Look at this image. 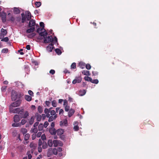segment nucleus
<instances>
[{"mask_svg": "<svg viewBox=\"0 0 159 159\" xmlns=\"http://www.w3.org/2000/svg\"><path fill=\"white\" fill-rule=\"evenodd\" d=\"M45 36L43 37L44 38V43H48L52 42V43H56L57 42V39L55 37L53 39L51 36H49L47 38H45Z\"/></svg>", "mask_w": 159, "mask_h": 159, "instance_id": "obj_1", "label": "nucleus"}, {"mask_svg": "<svg viewBox=\"0 0 159 159\" xmlns=\"http://www.w3.org/2000/svg\"><path fill=\"white\" fill-rule=\"evenodd\" d=\"M10 112L13 113H18L19 115L23 113V109L20 110V108H13V107H10Z\"/></svg>", "mask_w": 159, "mask_h": 159, "instance_id": "obj_2", "label": "nucleus"}, {"mask_svg": "<svg viewBox=\"0 0 159 159\" xmlns=\"http://www.w3.org/2000/svg\"><path fill=\"white\" fill-rule=\"evenodd\" d=\"M37 32L40 35L43 37L46 36L48 34V33L46 32L44 28H39L37 30Z\"/></svg>", "mask_w": 159, "mask_h": 159, "instance_id": "obj_3", "label": "nucleus"}, {"mask_svg": "<svg viewBox=\"0 0 159 159\" xmlns=\"http://www.w3.org/2000/svg\"><path fill=\"white\" fill-rule=\"evenodd\" d=\"M21 103V100H19L11 104L10 107H16L19 106Z\"/></svg>", "mask_w": 159, "mask_h": 159, "instance_id": "obj_4", "label": "nucleus"}, {"mask_svg": "<svg viewBox=\"0 0 159 159\" xmlns=\"http://www.w3.org/2000/svg\"><path fill=\"white\" fill-rule=\"evenodd\" d=\"M11 97L13 101L16 100L18 97L17 93L15 91L13 90L11 92Z\"/></svg>", "mask_w": 159, "mask_h": 159, "instance_id": "obj_5", "label": "nucleus"}, {"mask_svg": "<svg viewBox=\"0 0 159 159\" xmlns=\"http://www.w3.org/2000/svg\"><path fill=\"white\" fill-rule=\"evenodd\" d=\"M53 143L54 147H57L58 146H62V143L59 141L57 140H54L53 141Z\"/></svg>", "mask_w": 159, "mask_h": 159, "instance_id": "obj_6", "label": "nucleus"}, {"mask_svg": "<svg viewBox=\"0 0 159 159\" xmlns=\"http://www.w3.org/2000/svg\"><path fill=\"white\" fill-rule=\"evenodd\" d=\"M82 80L81 78L80 77H76L75 79L73 81L72 83L75 84L76 83H80Z\"/></svg>", "mask_w": 159, "mask_h": 159, "instance_id": "obj_7", "label": "nucleus"}, {"mask_svg": "<svg viewBox=\"0 0 159 159\" xmlns=\"http://www.w3.org/2000/svg\"><path fill=\"white\" fill-rule=\"evenodd\" d=\"M24 110H23V111ZM20 118H25L29 116V113L27 111H25L24 113L23 111V113L21 114H20Z\"/></svg>", "mask_w": 159, "mask_h": 159, "instance_id": "obj_8", "label": "nucleus"}, {"mask_svg": "<svg viewBox=\"0 0 159 159\" xmlns=\"http://www.w3.org/2000/svg\"><path fill=\"white\" fill-rule=\"evenodd\" d=\"M60 125L61 126H67L68 125L67 120H65L60 121Z\"/></svg>", "mask_w": 159, "mask_h": 159, "instance_id": "obj_9", "label": "nucleus"}, {"mask_svg": "<svg viewBox=\"0 0 159 159\" xmlns=\"http://www.w3.org/2000/svg\"><path fill=\"white\" fill-rule=\"evenodd\" d=\"M25 15L27 20H29L31 19V13L29 11H25Z\"/></svg>", "mask_w": 159, "mask_h": 159, "instance_id": "obj_10", "label": "nucleus"}, {"mask_svg": "<svg viewBox=\"0 0 159 159\" xmlns=\"http://www.w3.org/2000/svg\"><path fill=\"white\" fill-rule=\"evenodd\" d=\"M27 121L25 119H22L21 121V122L20 123H18V124H13L12 125V126H15V127H17L18 126V125H19V124H21L22 125H23L24 124H25L26 122Z\"/></svg>", "mask_w": 159, "mask_h": 159, "instance_id": "obj_11", "label": "nucleus"}, {"mask_svg": "<svg viewBox=\"0 0 159 159\" xmlns=\"http://www.w3.org/2000/svg\"><path fill=\"white\" fill-rule=\"evenodd\" d=\"M1 16L2 17V22H5L6 21V13L4 12H2Z\"/></svg>", "mask_w": 159, "mask_h": 159, "instance_id": "obj_12", "label": "nucleus"}, {"mask_svg": "<svg viewBox=\"0 0 159 159\" xmlns=\"http://www.w3.org/2000/svg\"><path fill=\"white\" fill-rule=\"evenodd\" d=\"M64 132V130L61 129H58L56 131V133L59 136L61 135Z\"/></svg>", "mask_w": 159, "mask_h": 159, "instance_id": "obj_13", "label": "nucleus"}, {"mask_svg": "<svg viewBox=\"0 0 159 159\" xmlns=\"http://www.w3.org/2000/svg\"><path fill=\"white\" fill-rule=\"evenodd\" d=\"M53 48V44L52 43L49 44L47 47V50L49 52H51L52 51V50Z\"/></svg>", "mask_w": 159, "mask_h": 159, "instance_id": "obj_14", "label": "nucleus"}, {"mask_svg": "<svg viewBox=\"0 0 159 159\" xmlns=\"http://www.w3.org/2000/svg\"><path fill=\"white\" fill-rule=\"evenodd\" d=\"M57 117V115H55L54 116H49L48 118H49L48 121L49 122L52 121L54 120H55Z\"/></svg>", "mask_w": 159, "mask_h": 159, "instance_id": "obj_15", "label": "nucleus"}, {"mask_svg": "<svg viewBox=\"0 0 159 159\" xmlns=\"http://www.w3.org/2000/svg\"><path fill=\"white\" fill-rule=\"evenodd\" d=\"M20 116L17 115H15L14 117V120L15 122H18L20 120Z\"/></svg>", "mask_w": 159, "mask_h": 159, "instance_id": "obj_16", "label": "nucleus"}, {"mask_svg": "<svg viewBox=\"0 0 159 159\" xmlns=\"http://www.w3.org/2000/svg\"><path fill=\"white\" fill-rule=\"evenodd\" d=\"M78 122L77 121H75L74 123V129L75 131H78L79 129V127L78 126Z\"/></svg>", "mask_w": 159, "mask_h": 159, "instance_id": "obj_17", "label": "nucleus"}, {"mask_svg": "<svg viewBox=\"0 0 159 159\" xmlns=\"http://www.w3.org/2000/svg\"><path fill=\"white\" fill-rule=\"evenodd\" d=\"M35 24V22L34 20H31L29 23V27H31L33 26H34V25Z\"/></svg>", "mask_w": 159, "mask_h": 159, "instance_id": "obj_18", "label": "nucleus"}, {"mask_svg": "<svg viewBox=\"0 0 159 159\" xmlns=\"http://www.w3.org/2000/svg\"><path fill=\"white\" fill-rule=\"evenodd\" d=\"M50 111V110L48 108H46L44 110V112L46 114V116L47 117H48L50 116V114H49Z\"/></svg>", "mask_w": 159, "mask_h": 159, "instance_id": "obj_19", "label": "nucleus"}, {"mask_svg": "<svg viewBox=\"0 0 159 159\" xmlns=\"http://www.w3.org/2000/svg\"><path fill=\"white\" fill-rule=\"evenodd\" d=\"M86 91L85 90H80L79 92V95L80 96H83L85 94Z\"/></svg>", "mask_w": 159, "mask_h": 159, "instance_id": "obj_20", "label": "nucleus"}, {"mask_svg": "<svg viewBox=\"0 0 159 159\" xmlns=\"http://www.w3.org/2000/svg\"><path fill=\"white\" fill-rule=\"evenodd\" d=\"M49 132L52 134H55L56 133V131L54 129L50 128L49 130Z\"/></svg>", "mask_w": 159, "mask_h": 159, "instance_id": "obj_21", "label": "nucleus"}, {"mask_svg": "<svg viewBox=\"0 0 159 159\" xmlns=\"http://www.w3.org/2000/svg\"><path fill=\"white\" fill-rule=\"evenodd\" d=\"M21 16H22V22L24 23L25 21H26V16L25 15V14L24 13H22L21 14Z\"/></svg>", "mask_w": 159, "mask_h": 159, "instance_id": "obj_22", "label": "nucleus"}, {"mask_svg": "<svg viewBox=\"0 0 159 159\" xmlns=\"http://www.w3.org/2000/svg\"><path fill=\"white\" fill-rule=\"evenodd\" d=\"M25 98L26 101L29 102L31 101L32 99V97L28 95H25Z\"/></svg>", "mask_w": 159, "mask_h": 159, "instance_id": "obj_23", "label": "nucleus"}, {"mask_svg": "<svg viewBox=\"0 0 159 159\" xmlns=\"http://www.w3.org/2000/svg\"><path fill=\"white\" fill-rule=\"evenodd\" d=\"M82 73L84 75H90V74L89 73V71L87 70H83L82 72Z\"/></svg>", "mask_w": 159, "mask_h": 159, "instance_id": "obj_24", "label": "nucleus"}, {"mask_svg": "<svg viewBox=\"0 0 159 159\" xmlns=\"http://www.w3.org/2000/svg\"><path fill=\"white\" fill-rule=\"evenodd\" d=\"M30 147L31 148H32L33 149H35L37 147V144L33 143H31L30 144Z\"/></svg>", "mask_w": 159, "mask_h": 159, "instance_id": "obj_25", "label": "nucleus"}, {"mask_svg": "<svg viewBox=\"0 0 159 159\" xmlns=\"http://www.w3.org/2000/svg\"><path fill=\"white\" fill-rule=\"evenodd\" d=\"M35 28L34 27H32L30 29H28L26 30V32L28 33H30L31 32H33Z\"/></svg>", "mask_w": 159, "mask_h": 159, "instance_id": "obj_26", "label": "nucleus"}, {"mask_svg": "<svg viewBox=\"0 0 159 159\" xmlns=\"http://www.w3.org/2000/svg\"><path fill=\"white\" fill-rule=\"evenodd\" d=\"M14 12L15 14H17L20 13V11L18 8L14 7Z\"/></svg>", "mask_w": 159, "mask_h": 159, "instance_id": "obj_27", "label": "nucleus"}, {"mask_svg": "<svg viewBox=\"0 0 159 159\" xmlns=\"http://www.w3.org/2000/svg\"><path fill=\"white\" fill-rule=\"evenodd\" d=\"M36 116L37 120L38 121H40L41 119V116L38 114L36 115Z\"/></svg>", "mask_w": 159, "mask_h": 159, "instance_id": "obj_28", "label": "nucleus"}, {"mask_svg": "<svg viewBox=\"0 0 159 159\" xmlns=\"http://www.w3.org/2000/svg\"><path fill=\"white\" fill-rule=\"evenodd\" d=\"M38 111L40 113H41L43 111V108L42 107L39 106L38 108Z\"/></svg>", "mask_w": 159, "mask_h": 159, "instance_id": "obj_29", "label": "nucleus"}, {"mask_svg": "<svg viewBox=\"0 0 159 159\" xmlns=\"http://www.w3.org/2000/svg\"><path fill=\"white\" fill-rule=\"evenodd\" d=\"M8 16H10V20L12 21H14L15 20V18L12 16H11V14L10 13L8 14Z\"/></svg>", "mask_w": 159, "mask_h": 159, "instance_id": "obj_30", "label": "nucleus"}, {"mask_svg": "<svg viewBox=\"0 0 159 159\" xmlns=\"http://www.w3.org/2000/svg\"><path fill=\"white\" fill-rule=\"evenodd\" d=\"M1 31L4 36L6 35L7 34V31L6 30L4 29L3 28H2L1 29Z\"/></svg>", "mask_w": 159, "mask_h": 159, "instance_id": "obj_31", "label": "nucleus"}, {"mask_svg": "<svg viewBox=\"0 0 159 159\" xmlns=\"http://www.w3.org/2000/svg\"><path fill=\"white\" fill-rule=\"evenodd\" d=\"M74 111L73 110H70L69 112L68 116L69 117H71L74 113Z\"/></svg>", "mask_w": 159, "mask_h": 159, "instance_id": "obj_32", "label": "nucleus"}, {"mask_svg": "<svg viewBox=\"0 0 159 159\" xmlns=\"http://www.w3.org/2000/svg\"><path fill=\"white\" fill-rule=\"evenodd\" d=\"M30 135L29 134H26L24 136V139L25 140L27 141L29 139Z\"/></svg>", "mask_w": 159, "mask_h": 159, "instance_id": "obj_33", "label": "nucleus"}, {"mask_svg": "<svg viewBox=\"0 0 159 159\" xmlns=\"http://www.w3.org/2000/svg\"><path fill=\"white\" fill-rule=\"evenodd\" d=\"M52 105L54 107H56L57 106V103L56 101L54 100L52 101Z\"/></svg>", "mask_w": 159, "mask_h": 159, "instance_id": "obj_34", "label": "nucleus"}, {"mask_svg": "<svg viewBox=\"0 0 159 159\" xmlns=\"http://www.w3.org/2000/svg\"><path fill=\"white\" fill-rule=\"evenodd\" d=\"M34 116H32L30 119V120L29 121V123L30 125H32L34 123Z\"/></svg>", "mask_w": 159, "mask_h": 159, "instance_id": "obj_35", "label": "nucleus"}, {"mask_svg": "<svg viewBox=\"0 0 159 159\" xmlns=\"http://www.w3.org/2000/svg\"><path fill=\"white\" fill-rule=\"evenodd\" d=\"M43 128V125L42 124H40L38 126V129L39 130H42Z\"/></svg>", "mask_w": 159, "mask_h": 159, "instance_id": "obj_36", "label": "nucleus"}, {"mask_svg": "<svg viewBox=\"0 0 159 159\" xmlns=\"http://www.w3.org/2000/svg\"><path fill=\"white\" fill-rule=\"evenodd\" d=\"M31 132L32 133H36L38 132V130L37 128H34L33 129H32L31 130Z\"/></svg>", "mask_w": 159, "mask_h": 159, "instance_id": "obj_37", "label": "nucleus"}, {"mask_svg": "<svg viewBox=\"0 0 159 159\" xmlns=\"http://www.w3.org/2000/svg\"><path fill=\"white\" fill-rule=\"evenodd\" d=\"M56 52L58 54L60 55L61 53V50L58 48H57L55 50Z\"/></svg>", "mask_w": 159, "mask_h": 159, "instance_id": "obj_38", "label": "nucleus"}, {"mask_svg": "<svg viewBox=\"0 0 159 159\" xmlns=\"http://www.w3.org/2000/svg\"><path fill=\"white\" fill-rule=\"evenodd\" d=\"M84 79L85 80L88 81H89L90 82L92 81V78L88 76H85L84 78Z\"/></svg>", "mask_w": 159, "mask_h": 159, "instance_id": "obj_39", "label": "nucleus"}, {"mask_svg": "<svg viewBox=\"0 0 159 159\" xmlns=\"http://www.w3.org/2000/svg\"><path fill=\"white\" fill-rule=\"evenodd\" d=\"M91 82L94 84H97L98 83V80L97 79L92 80V79Z\"/></svg>", "mask_w": 159, "mask_h": 159, "instance_id": "obj_40", "label": "nucleus"}, {"mask_svg": "<svg viewBox=\"0 0 159 159\" xmlns=\"http://www.w3.org/2000/svg\"><path fill=\"white\" fill-rule=\"evenodd\" d=\"M53 143L51 140H49L48 141V144L49 147H52Z\"/></svg>", "mask_w": 159, "mask_h": 159, "instance_id": "obj_41", "label": "nucleus"}, {"mask_svg": "<svg viewBox=\"0 0 159 159\" xmlns=\"http://www.w3.org/2000/svg\"><path fill=\"white\" fill-rule=\"evenodd\" d=\"M50 115L52 116H54V115H57V114H56V112L54 110H52L50 111Z\"/></svg>", "mask_w": 159, "mask_h": 159, "instance_id": "obj_42", "label": "nucleus"}, {"mask_svg": "<svg viewBox=\"0 0 159 159\" xmlns=\"http://www.w3.org/2000/svg\"><path fill=\"white\" fill-rule=\"evenodd\" d=\"M21 132L24 134H26L27 132V130L25 128H22L21 129Z\"/></svg>", "mask_w": 159, "mask_h": 159, "instance_id": "obj_43", "label": "nucleus"}, {"mask_svg": "<svg viewBox=\"0 0 159 159\" xmlns=\"http://www.w3.org/2000/svg\"><path fill=\"white\" fill-rule=\"evenodd\" d=\"M35 35V34L33 33L31 34H30L28 35V37L29 38H31L34 37Z\"/></svg>", "mask_w": 159, "mask_h": 159, "instance_id": "obj_44", "label": "nucleus"}, {"mask_svg": "<svg viewBox=\"0 0 159 159\" xmlns=\"http://www.w3.org/2000/svg\"><path fill=\"white\" fill-rule=\"evenodd\" d=\"M79 66H80V67L82 69H83L84 68V67L85 66V65L84 63H83L80 62L79 63Z\"/></svg>", "mask_w": 159, "mask_h": 159, "instance_id": "obj_45", "label": "nucleus"}, {"mask_svg": "<svg viewBox=\"0 0 159 159\" xmlns=\"http://www.w3.org/2000/svg\"><path fill=\"white\" fill-rule=\"evenodd\" d=\"M52 152L54 155H57V149L55 148H54L52 150Z\"/></svg>", "mask_w": 159, "mask_h": 159, "instance_id": "obj_46", "label": "nucleus"}, {"mask_svg": "<svg viewBox=\"0 0 159 159\" xmlns=\"http://www.w3.org/2000/svg\"><path fill=\"white\" fill-rule=\"evenodd\" d=\"M35 5L37 7H39L41 5V3L40 2H36L35 3Z\"/></svg>", "mask_w": 159, "mask_h": 159, "instance_id": "obj_47", "label": "nucleus"}, {"mask_svg": "<svg viewBox=\"0 0 159 159\" xmlns=\"http://www.w3.org/2000/svg\"><path fill=\"white\" fill-rule=\"evenodd\" d=\"M9 40V39L8 37H6L1 40V41L7 42Z\"/></svg>", "mask_w": 159, "mask_h": 159, "instance_id": "obj_48", "label": "nucleus"}, {"mask_svg": "<svg viewBox=\"0 0 159 159\" xmlns=\"http://www.w3.org/2000/svg\"><path fill=\"white\" fill-rule=\"evenodd\" d=\"M71 67L72 69H75L76 68V63H73L71 66Z\"/></svg>", "mask_w": 159, "mask_h": 159, "instance_id": "obj_49", "label": "nucleus"}, {"mask_svg": "<svg viewBox=\"0 0 159 159\" xmlns=\"http://www.w3.org/2000/svg\"><path fill=\"white\" fill-rule=\"evenodd\" d=\"M8 52V50L7 49L5 48L3 49L2 50V52L3 53H6L7 52Z\"/></svg>", "mask_w": 159, "mask_h": 159, "instance_id": "obj_50", "label": "nucleus"}, {"mask_svg": "<svg viewBox=\"0 0 159 159\" xmlns=\"http://www.w3.org/2000/svg\"><path fill=\"white\" fill-rule=\"evenodd\" d=\"M47 145L45 143H43L42 144V147L43 149H45L47 148Z\"/></svg>", "mask_w": 159, "mask_h": 159, "instance_id": "obj_51", "label": "nucleus"}, {"mask_svg": "<svg viewBox=\"0 0 159 159\" xmlns=\"http://www.w3.org/2000/svg\"><path fill=\"white\" fill-rule=\"evenodd\" d=\"M86 68L88 70H90L91 68V66L89 64H87L86 66Z\"/></svg>", "mask_w": 159, "mask_h": 159, "instance_id": "obj_52", "label": "nucleus"}, {"mask_svg": "<svg viewBox=\"0 0 159 159\" xmlns=\"http://www.w3.org/2000/svg\"><path fill=\"white\" fill-rule=\"evenodd\" d=\"M7 86H4L2 87L1 88V90L2 91H5L7 89Z\"/></svg>", "mask_w": 159, "mask_h": 159, "instance_id": "obj_53", "label": "nucleus"}, {"mask_svg": "<svg viewBox=\"0 0 159 159\" xmlns=\"http://www.w3.org/2000/svg\"><path fill=\"white\" fill-rule=\"evenodd\" d=\"M49 123L48 121H45L44 122V127L46 128L47 126L48 125Z\"/></svg>", "mask_w": 159, "mask_h": 159, "instance_id": "obj_54", "label": "nucleus"}, {"mask_svg": "<svg viewBox=\"0 0 159 159\" xmlns=\"http://www.w3.org/2000/svg\"><path fill=\"white\" fill-rule=\"evenodd\" d=\"M46 105L48 107H49L50 105V102L49 101H46L45 102Z\"/></svg>", "mask_w": 159, "mask_h": 159, "instance_id": "obj_55", "label": "nucleus"}, {"mask_svg": "<svg viewBox=\"0 0 159 159\" xmlns=\"http://www.w3.org/2000/svg\"><path fill=\"white\" fill-rule=\"evenodd\" d=\"M28 93L31 96H33V93L30 90H29L28 91Z\"/></svg>", "mask_w": 159, "mask_h": 159, "instance_id": "obj_56", "label": "nucleus"}, {"mask_svg": "<svg viewBox=\"0 0 159 159\" xmlns=\"http://www.w3.org/2000/svg\"><path fill=\"white\" fill-rule=\"evenodd\" d=\"M69 107L67 105L65 107V110L66 111H67L69 109Z\"/></svg>", "mask_w": 159, "mask_h": 159, "instance_id": "obj_57", "label": "nucleus"}, {"mask_svg": "<svg viewBox=\"0 0 159 159\" xmlns=\"http://www.w3.org/2000/svg\"><path fill=\"white\" fill-rule=\"evenodd\" d=\"M42 144V141L41 139H39L38 143V145L39 146H41V145Z\"/></svg>", "mask_w": 159, "mask_h": 159, "instance_id": "obj_58", "label": "nucleus"}, {"mask_svg": "<svg viewBox=\"0 0 159 159\" xmlns=\"http://www.w3.org/2000/svg\"><path fill=\"white\" fill-rule=\"evenodd\" d=\"M49 73L52 75H53L55 73V71L54 70H51L50 71Z\"/></svg>", "mask_w": 159, "mask_h": 159, "instance_id": "obj_59", "label": "nucleus"}, {"mask_svg": "<svg viewBox=\"0 0 159 159\" xmlns=\"http://www.w3.org/2000/svg\"><path fill=\"white\" fill-rule=\"evenodd\" d=\"M42 149L41 146H39L38 148V151L39 152H42Z\"/></svg>", "mask_w": 159, "mask_h": 159, "instance_id": "obj_60", "label": "nucleus"}, {"mask_svg": "<svg viewBox=\"0 0 159 159\" xmlns=\"http://www.w3.org/2000/svg\"><path fill=\"white\" fill-rule=\"evenodd\" d=\"M46 116V115H45L44 114H42L41 116V118H42V119L43 120H44L45 119Z\"/></svg>", "mask_w": 159, "mask_h": 159, "instance_id": "obj_61", "label": "nucleus"}, {"mask_svg": "<svg viewBox=\"0 0 159 159\" xmlns=\"http://www.w3.org/2000/svg\"><path fill=\"white\" fill-rule=\"evenodd\" d=\"M40 25L41 27H43V28H44V24L43 22H41L40 23Z\"/></svg>", "mask_w": 159, "mask_h": 159, "instance_id": "obj_62", "label": "nucleus"}, {"mask_svg": "<svg viewBox=\"0 0 159 159\" xmlns=\"http://www.w3.org/2000/svg\"><path fill=\"white\" fill-rule=\"evenodd\" d=\"M41 134H42V133L40 132H39L37 134V137H40V136H41Z\"/></svg>", "mask_w": 159, "mask_h": 159, "instance_id": "obj_63", "label": "nucleus"}, {"mask_svg": "<svg viewBox=\"0 0 159 159\" xmlns=\"http://www.w3.org/2000/svg\"><path fill=\"white\" fill-rule=\"evenodd\" d=\"M42 139L43 140H45L46 139V136L44 134H43L41 137Z\"/></svg>", "mask_w": 159, "mask_h": 159, "instance_id": "obj_64", "label": "nucleus"}]
</instances>
